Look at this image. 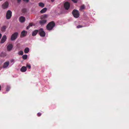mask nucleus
<instances>
[{"label": "nucleus", "mask_w": 129, "mask_h": 129, "mask_svg": "<svg viewBox=\"0 0 129 129\" xmlns=\"http://www.w3.org/2000/svg\"><path fill=\"white\" fill-rule=\"evenodd\" d=\"M55 25V23L53 21L50 22L47 25V29L48 30H51L52 29Z\"/></svg>", "instance_id": "obj_1"}, {"label": "nucleus", "mask_w": 129, "mask_h": 129, "mask_svg": "<svg viewBox=\"0 0 129 129\" xmlns=\"http://www.w3.org/2000/svg\"><path fill=\"white\" fill-rule=\"evenodd\" d=\"M72 14L74 17L77 18L79 16V11L76 10H74L72 12Z\"/></svg>", "instance_id": "obj_2"}, {"label": "nucleus", "mask_w": 129, "mask_h": 129, "mask_svg": "<svg viewBox=\"0 0 129 129\" xmlns=\"http://www.w3.org/2000/svg\"><path fill=\"white\" fill-rule=\"evenodd\" d=\"M38 33L40 36L44 37L45 35V33L43 28H41L38 30Z\"/></svg>", "instance_id": "obj_3"}, {"label": "nucleus", "mask_w": 129, "mask_h": 129, "mask_svg": "<svg viewBox=\"0 0 129 129\" xmlns=\"http://www.w3.org/2000/svg\"><path fill=\"white\" fill-rule=\"evenodd\" d=\"M12 12L10 10L7 11L6 14V18L7 19H10L12 16Z\"/></svg>", "instance_id": "obj_4"}, {"label": "nucleus", "mask_w": 129, "mask_h": 129, "mask_svg": "<svg viewBox=\"0 0 129 129\" xmlns=\"http://www.w3.org/2000/svg\"><path fill=\"white\" fill-rule=\"evenodd\" d=\"M18 33L17 32H15L11 36V40L12 41L15 40L17 38Z\"/></svg>", "instance_id": "obj_5"}, {"label": "nucleus", "mask_w": 129, "mask_h": 129, "mask_svg": "<svg viewBox=\"0 0 129 129\" xmlns=\"http://www.w3.org/2000/svg\"><path fill=\"white\" fill-rule=\"evenodd\" d=\"M9 5V4L8 2L7 1H6L2 5V7L4 9H5L8 7Z\"/></svg>", "instance_id": "obj_6"}, {"label": "nucleus", "mask_w": 129, "mask_h": 129, "mask_svg": "<svg viewBox=\"0 0 129 129\" xmlns=\"http://www.w3.org/2000/svg\"><path fill=\"white\" fill-rule=\"evenodd\" d=\"M64 7L65 9L68 10L70 7L69 3L68 2H66L64 4Z\"/></svg>", "instance_id": "obj_7"}, {"label": "nucleus", "mask_w": 129, "mask_h": 129, "mask_svg": "<svg viewBox=\"0 0 129 129\" xmlns=\"http://www.w3.org/2000/svg\"><path fill=\"white\" fill-rule=\"evenodd\" d=\"M6 39L7 37L6 36V35L4 36L1 41V43H4L6 41Z\"/></svg>", "instance_id": "obj_8"}, {"label": "nucleus", "mask_w": 129, "mask_h": 129, "mask_svg": "<svg viewBox=\"0 0 129 129\" xmlns=\"http://www.w3.org/2000/svg\"><path fill=\"white\" fill-rule=\"evenodd\" d=\"M13 48V46L12 44H9L7 47V50L8 51H11Z\"/></svg>", "instance_id": "obj_9"}, {"label": "nucleus", "mask_w": 129, "mask_h": 129, "mask_svg": "<svg viewBox=\"0 0 129 129\" xmlns=\"http://www.w3.org/2000/svg\"><path fill=\"white\" fill-rule=\"evenodd\" d=\"M9 64V61H7L5 62L4 64L3 68H7Z\"/></svg>", "instance_id": "obj_10"}, {"label": "nucleus", "mask_w": 129, "mask_h": 129, "mask_svg": "<svg viewBox=\"0 0 129 129\" xmlns=\"http://www.w3.org/2000/svg\"><path fill=\"white\" fill-rule=\"evenodd\" d=\"M47 20H42L39 21V23L41 25H43L46 22Z\"/></svg>", "instance_id": "obj_11"}, {"label": "nucleus", "mask_w": 129, "mask_h": 129, "mask_svg": "<svg viewBox=\"0 0 129 129\" xmlns=\"http://www.w3.org/2000/svg\"><path fill=\"white\" fill-rule=\"evenodd\" d=\"M27 34V32L24 30H23L21 33L20 36L21 37H24L26 36Z\"/></svg>", "instance_id": "obj_12"}, {"label": "nucleus", "mask_w": 129, "mask_h": 129, "mask_svg": "<svg viewBox=\"0 0 129 129\" xmlns=\"http://www.w3.org/2000/svg\"><path fill=\"white\" fill-rule=\"evenodd\" d=\"M19 20L20 22L22 23L23 22H24L25 20V18L23 16H21L19 18Z\"/></svg>", "instance_id": "obj_13"}, {"label": "nucleus", "mask_w": 129, "mask_h": 129, "mask_svg": "<svg viewBox=\"0 0 129 129\" xmlns=\"http://www.w3.org/2000/svg\"><path fill=\"white\" fill-rule=\"evenodd\" d=\"M27 70V68L26 67L24 66H23L20 69V71L22 72H25Z\"/></svg>", "instance_id": "obj_14"}, {"label": "nucleus", "mask_w": 129, "mask_h": 129, "mask_svg": "<svg viewBox=\"0 0 129 129\" xmlns=\"http://www.w3.org/2000/svg\"><path fill=\"white\" fill-rule=\"evenodd\" d=\"M38 30H35L32 33V36H35L38 33Z\"/></svg>", "instance_id": "obj_15"}, {"label": "nucleus", "mask_w": 129, "mask_h": 129, "mask_svg": "<svg viewBox=\"0 0 129 129\" xmlns=\"http://www.w3.org/2000/svg\"><path fill=\"white\" fill-rule=\"evenodd\" d=\"M29 50V49L28 47H26L24 50V52L25 53H28Z\"/></svg>", "instance_id": "obj_16"}, {"label": "nucleus", "mask_w": 129, "mask_h": 129, "mask_svg": "<svg viewBox=\"0 0 129 129\" xmlns=\"http://www.w3.org/2000/svg\"><path fill=\"white\" fill-rule=\"evenodd\" d=\"M47 10V8H45L42 9L40 11L41 13H44Z\"/></svg>", "instance_id": "obj_17"}, {"label": "nucleus", "mask_w": 129, "mask_h": 129, "mask_svg": "<svg viewBox=\"0 0 129 129\" xmlns=\"http://www.w3.org/2000/svg\"><path fill=\"white\" fill-rule=\"evenodd\" d=\"M47 17V15H42L41 17V19H44L46 18Z\"/></svg>", "instance_id": "obj_18"}, {"label": "nucleus", "mask_w": 129, "mask_h": 129, "mask_svg": "<svg viewBox=\"0 0 129 129\" xmlns=\"http://www.w3.org/2000/svg\"><path fill=\"white\" fill-rule=\"evenodd\" d=\"M39 6L42 8L44 6V4L42 3H39Z\"/></svg>", "instance_id": "obj_19"}, {"label": "nucleus", "mask_w": 129, "mask_h": 129, "mask_svg": "<svg viewBox=\"0 0 129 129\" xmlns=\"http://www.w3.org/2000/svg\"><path fill=\"white\" fill-rule=\"evenodd\" d=\"M7 28V27L6 26H3L2 28H1V31H4L5 30L6 28Z\"/></svg>", "instance_id": "obj_20"}, {"label": "nucleus", "mask_w": 129, "mask_h": 129, "mask_svg": "<svg viewBox=\"0 0 129 129\" xmlns=\"http://www.w3.org/2000/svg\"><path fill=\"white\" fill-rule=\"evenodd\" d=\"M27 55L26 54H25L22 56V58L23 59L25 60L27 59Z\"/></svg>", "instance_id": "obj_21"}, {"label": "nucleus", "mask_w": 129, "mask_h": 129, "mask_svg": "<svg viewBox=\"0 0 129 129\" xmlns=\"http://www.w3.org/2000/svg\"><path fill=\"white\" fill-rule=\"evenodd\" d=\"M85 8V6L84 5H83L81 6L80 9L82 10L84 9Z\"/></svg>", "instance_id": "obj_22"}, {"label": "nucleus", "mask_w": 129, "mask_h": 129, "mask_svg": "<svg viewBox=\"0 0 129 129\" xmlns=\"http://www.w3.org/2000/svg\"><path fill=\"white\" fill-rule=\"evenodd\" d=\"M18 54L19 55H23V53L22 51H20L19 52Z\"/></svg>", "instance_id": "obj_23"}, {"label": "nucleus", "mask_w": 129, "mask_h": 129, "mask_svg": "<svg viewBox=\"0 0 129 129\" xmlns=\"http://www.w3.org/2000/svg\"><path fill=\"white\" fill-rule=\"evenodd\" d=\"M22 12L23 13H25L26 11V10L25 8H23L22 9Z\"/></svg>", "instance_id": "obj_24"}, {"label": "nucleus", "mask_w": 129, "mask_h": 129, "mask_svg": "<svg viewBox=\"0 0 129 129\" xmlns=\"http://www.w3.org/2000/svg\"><path fill=\"white\" fill-rule=\"evenodd\" d=\"M10 87L9 86H7L6 88V90L7 91H8L10 90Z\"/></svg>", "instance_id": "obj_25"}, {"label": "nucleus", "mask_w": 129, "mask_h": 129, "mask_svg": "<svg viewBox=\"0 0 129 129\" xmlns=\"http://www.w3.org/2000/svg\"><path fill=\"white\" fill-rule=\"evenodd\" d=\"M83 27V26L82 25H78V26H77V28H80L82 27Z\"/></svg>", "instance_id": "obj_26"}, {"label": "nucleus", "mask_w": 129, "mask_h": 129, "mask_svg": "<svg viewBox=\"0 0 129 129\" xmlns=\"http://www.w3.org/2000/svg\"><path fill=\"white\" fill-rule=\"evenodd\" d=\"M26 67L28 68L29 69H30L31 68V66L30 65L27 64L26 65Z\"/></svg>", "instance_id": "obj_27"}, {"label": "nucleus", "mask_w": 129, "mask_h": 129, "mask_svg": "<svg viewBox=\"0 0 129 129\" xmlns=\"http://www.w3.org/2000/svg\"><path fill=\"white\" fill-rule=\"evenodd\" d=\"M41 113H40V112L38 113L37 114V116H41Z\"/></svg>", "instance_id": "obj_28"}, {"label": "nucleus", "mask_w": 129, "mask_h": 129, "mask_svg": "<svg viewBox=\"0 0 129 129\" xmlns=\"http://www.w3.org/2000/svg\"><path fill=\"white\" fill-rule=\"evenodd\" d=\"M73 2L75 3H77V1L76 0H72Z\"/></svg>", "instance_id": "obj_29"}, {"label": "nucleus", "mask_w": 129, "mask_h": 129, "mask_svg": "<svg viewBox=\"0 0 129 129\" xmlns=\"http://www.w3.org/2000/svg\"><path fill=\"white\" fill-rule=\"evenodd\" d=\"M29 25L30 27L32 26L33 25V23H29Z\"/></svg>", "instance_id": "obj_30"}, {"label": "nucleus", "mask_w": 129, "mask_h": 129, "mask_svg": "<svg viewBox=\"0 0 129 129\" xmlns=\"http://www.w3.org/2000/svg\"><path fill=\"white\" fill-rule=\"evenodd\" d=\"M23 1L24 2H26L27 3H28L29 1V0H23Z\"/></svg>", "instance_id": "obj_31"}, {"label": "nucleus", "mask_w": 129, "mask_h": 129, "mask_svg": "<svg viewBox=\"0 0 129 129\" xmlns=\"http://www.w3.org/2000/svg\"><path fill=\"white\" fill-rule=\"evenodd\" d=\"M30 26H29V25H28V26H27L26 27V29H28L30 27Z\"/></svg>", "instance_id": "obj_32"}, {"label": "nucleus", "mask_w": 129, "mask_h": 129, "mask_svg": "<svg viewBox=\"0 0 129 129\" xmlns=\"http://www.w3.org/2000/svg\"><path fill=\"white\" fill-rule=\"evenodd\" d=\"M17 0V2L18 3H20L21 1V0Z\"/></svg>", "instance_id": "obj_33"}, {"label": "nucleus", "mask_w": 129, "mask_h": 129, "mask_svg": "<svg viewBox=\"0 0 129 129\" xmlns=\"http://www.w3.org/2000/svg\"><path fill=\"white\" fill-rule=\"evenodd\" d=\"M55 0H51V2H53L54 1H55Z\"/></svg>", "instance_id": "obj_34"}, {"label": "nucleus", "mask_w": 129, "mask_h": 129, "mask_svg": "<svg viewBox=\"0 0 129 129\" xmlns=\"http://www.w3.org/2000/svg\"><path fill=\"white\" fill-rule=\"evenodd\" d=\"M13 61H14V60H13V59L12 60H11V62H13Z\"/></svg>", "instance_id": "obj_35"}, {"label": "nucleus", "mask_w": 129, "mask_h": 129, "mask_svg": "<svg viewBox=\"0 0 129 129\" xmlns=\"http://www.w3.org/2000/svg\"><path fill=\"white\" fill-rule=\"evenodd\" d=\"M2 34H1V37H2Z\"/></svg>", "instance_id": "obj_36"}, {"label": "nucleus", "mask_w": 129, "mask_h": 129, "mask_svg": "<svg viewBox=\"0 0 129 129\" xmlns=\"http://www.w3.org/2000/svg\"><path fill=\"white\" fill-rule=\"evenodd\" d=\"M0 88H1V87H0Z\"/></svg>", "instance_id": "obj_37"}]
</instances>
